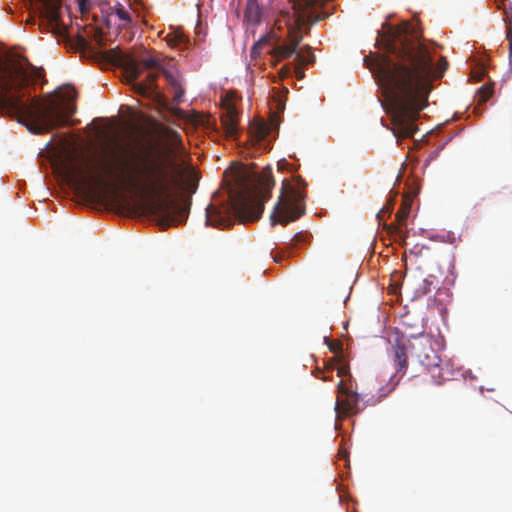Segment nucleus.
Wrapping results in <instances>:
<instances>
[{"instance_id":"393cba45","label":"nucleus","mask_w":512,"mask_h":512,"mask_svg":"<svg viewBox=\"0 0 512 512\" xmlns=\"http://www.w3.org/2000/svg\"><path fill=\"white\" fill-rule=\"evenodd\" d=\"M507 39L509 42V62L512 64V24L507 27Z\"/></svg>"},{"instance_id":"bb28decb","label":"nucleus","mask_w":512,"mask_h":512,"mask_svg":"<svg viewBox=\"0 0 512 512\" xmlns=\"http://www.w3.org/2000/svg\"><path fill=\"white\" fill-rule=\"evenodd\" d=\"M76 1L78 3L80 11L82 13H86L90 10V8H91L90 0H76Z\"/></svg>"},{"instance_id":"a211bd4d","label":"nucleus","mask_w":512,"mask_h":512,"mask_svg":"<svg viewBox=\"0 0 512 512\" xmlns=\"http://www.w3.org/2000/svg\"><path fill=\"white\" fill-rule=\"evenodd\" d=\"M111 15H115L122 23L119 25L120 28H127L132 24V17L128 9L123 5L117 4Z\"/></svg>"},{"instance_id":"4be33fe9","label":"nucleus","mask_w":512,"mask_h":512,"mask_svg":"<svg viewBox=\"0 0 512 512\" xmlns=\"http://www.w3.org/2000/svg\"><path fill=\"white\" fill-rule=\"evenodd\" d=\"M269 37L263 36L261 37L251 48L250 54L252 58H257L261 54V47L268 43Z\"/></svg>"},{"instance_id":"f8f14e48","label":"nucleus","mask_w":512,"mask_h":512,"mask_svg":"<svg viewBox=\"0 0 512 512\" xmlns=\"http://www.w3.org/2000/svg\"><path fill=\"white\" fill-rule=\"evenodd\" d=\"M41 5V13L50 24H57L59 21V10L61 0H35Z\"/></svg>"},{"instance_id":"2f4dec72","label":"nucleus","mask_w":512,"mask_h":512,"mask_svg":"<svg viewBox=\"0 0 512 512\" xmlns=\"http://www.w3.org/2000/svg\"><path fill=\"white\" fill-rule=\"evenodd\" d=\"M349 368L346 365H341L337 369L338 376H344L348 373Z\"/></svg>"},{"instance_id":"f3484780","label":"nucleus","mask_w":512,"mask_h":512,"mask_svg":"<svg viewBox=\"0 0 512 512\" xmlns=\"http://www.w3.org/2000/svg\"><path fill=\"white\" fill-rule=\"evenodd\" d=\"M164 76L173 91V102L180 103L184 97V89L180 82L168 71H164Z\"/></svg>"},{"instance_id":"5701e85b","label":"nucleus","mask_w":512,"mask_h":512,"mask_svg":"<svg viewBox=\"0 0 512 512\" xmlns=\"http://www.w3.org/2000/svg\"><path fill=\"white\" fill-rule=\"evenodd\" d=\"M493 94V88L489 85H483L478 90L479 102H486Z\"/></svg>"},{"instance_id":"9b49d317","label":"nucleus","mask_w":512,"mask_h":512,"mask_svg":"<svg viewBox=\"0 0 512 512\" xmlns=\"http://www.w3.org/2000/svg\"><path fill=\"white\" fill-rule=\"evenodd\" d=\"M417 357L420 363L427 367H437L440 363V358L436 352L431 348L429 341L419 342L417 347Z\"/></svg>"},{"instance_id":"6ab92c4d","label":"nucleus","mask_w":512,"mask_h":512,"mask_svg":"<svg viewBox=\"0 0 512 512\" xmlns=\"http://www.w3.org/2000/svg\"><path fill=\"white\" fill-rule=\"evenodd\" d=\"M272 100L275 105V109L278 112H283L286 105V97L288 93L287 88L277 89L273 88Z\"/></svg>"},{"instance_id":"412c9836","label":"nucleus","mask_w":512,"mask_h":512,"mask_svg":"<svg viewBox=\"0 0 512 512\" xmlns=\"http://www.w3.org/2000/svg\"><path fill=\"white\" fill-rule=\"evenodd\" d=\"M161 133L165 138L170 140L172 142V144L175 146L180 145L182 142L181 134L172 128L163 127L161 129Z\"/></svg>"},{"instance_id":"c756f323","label":"nucleus","mask_w":512,"mask_h":512,"mask_svg":"<svg viewBox=\"0 0 512 512\" xmlns=\"http://www.w3.org/2000/svg\"><path fill=\"white\" fill-rule=\"evenodd\" d=\"M393 233L401 240L403 244H405L406 235L401 231L399 227H395Z\"/></svg>"},{"instance_id":"0eeeda50","label":"nucleus","mask_w":512,"mask_h":512,"mask_svg":"<svg viewBox=\"0 0 512 512\" xmlns=\"http://www.w3.org/2000/svg\"><path fill=\"white\" fill-rule=\"evenodd\" d=\"M305 192L293 186L289 180L282 181L281 193L270 216L271 225H287L305 214Z\"/></svg>"},{"instance_id":"2eb2a0df","label":"nucleus","mask_w":512,"mask_h":512,"mask_svg":"<svg viewBox=\"0 0 512 512\" xmlns=\"http://www.w3.org/2000/svg\"><path fill=\"white\" fill-rule=\"evenodd\" d=\"M165 41L170 47H181L185 49L188 47L190 42L189 38L181 29H174L169 32L165 37Z\"/></svg>"},{"instance_id":"dca6fc26","label":"nucleus","mask_w":512,"mask_h":512,"mask_svg":"<svg viewBox=\"0 0 512 512\" xmlns=\"http://www.w3.org/2000/svg\"><path fill=\"white\" fill-rule=\"evenodd\" d=\"M249 132L253 140L261 142L270 133V126L264 121H256L250 125Z\"/></svg>"},{"instance_id":"aec40b11","label":"nucleus","mask_w":512,"mask_h":512,"mask_svg":"<svg viewBox=\"0 0 512 512\" xmlns=\"http://www.w3.org/2000/svg\"><path fill=\"white\" fill-rule=\"evenodd\" d=\"M296 60L300 65L312 64L315 62V55L310 46H305L296 53Z\"/></svg>"},{"instance_id":"7c9ffc66","label":"nucleus","mask_w":512,"mask_h":512,"mask_svg":"<svg viewBox=\"0 0 512 512\" xmlns=\"http://www.w3.org/2000/svg\"><path fill=\"white\" fill-rule=\"evenodd\" d=\"M303 65L297 64L295 66V74L298 79H302L304 77V70L302 68Z\"/></svg>"},{"instance_id":"1a4fd4ad","label":"nucleus","mask_w":512,"mask_h":512,"mask_svg":"<svg viewBox=\"0 0 512 512\" xmlns=\"http://www.w3.org/2000/svg\"><path fill=\"white\" fill-rule=\"evenodd\" d=\"M338 393L341 396L335 403V411L338 416L357 414L363 409L359 406L360 395L346 388L342 380L338 383Z\"/></svg>"},{"instance_id":"7ed1b4c3","label":"nucleus","mask_w":512,"mask_h":512,"mask_svg":"<svg viewBox=\"0 0 512 512\" xmlns=\"http://www.w3.org/2000/svg\"><path fill=\"white\" fill-rule=\"evenodd\" d=\"M30 78L21 64L9 66L0 62V109L36 134L74 125L70 118L77 111L74 103L76 90L67 86L56 92V96H49L43 101L30 99V94L24 90Z\"/></svg>"},{"instance_id":"f03ea898","label":"nucleus","mask_w":512,"mask_h":512,"mask_svg":"<svg viewBox=\"0 0 512 512\" xmlns=\"http://www.w3.org/2000/svg\"><path fill=\"white\" fill-rule=\"evenodd\" d=\"M104 169L106 174L117 172L149 193L153 199L145 210L158 218L163 228L182 224L187 219L188 208L172 199V193L183 188L185 175L192 177L195 172L191 165L179 162L172 150L162 151L136 142L124 154L117 169L110 165Z\"/></svg>"},{"instance_id":"20e7f679","label":"nucleus","mask_w":512,"mask_h":512,"mask_svg":"<svg viewBox=\"0 0 512 512\" xmlns=\"http://www.w3.org/2000/svg\"><path fill=\"white\" fill-rule=\"evenodd\" d=\"M274 185L270 167L262 170L257 184L248 174H237L234 185L228 191L229 206L226 212L210 204L206 208V224L213 227L230 226L232 221L229 214H233L241 223L259 220L264 210V203L270 198Z\"/></svg>"},{"instance_id":"6e6552de","label":"nucleus","mask_w":512,"mask_h":512,"mask_svg":"<svg viewBox=\"0 0 512 512\" xmlns=\"http://www.w3.org/2000/svg\"><path fill=\"white\" fill-rule=\"evenodd\" d=\"M69 177H71L76 192L85 198L101 197L108 187L102 175L94 172L85 173L80 168L69 171Z\"/></svg>"},{"instance_id":"72a5a7b5","label":"nucleus","mask_w":512,"mask_h":512,"mask_svg":"<svg viewBox=\"0 0 512 512\" xmlns=\"http://www.w3.org/2000/svg\"><path fill=\"white\" fill-rule=\"evenodd\" d=\"M289 74H290V68L289 67H283L280 70V75H281L282 78L287 77Z\"/></svg>"},{"instance_id":"ddd939ff","label":"nucleus","mask_w":512,"mask_h":512,"mask_svg":"<svg viewBox=\"0 0 512 512\" xmlns=\"http://www.w3.org/2000/svg\"><path fill=\"white\" fill-rule=\"evenodd\" d=\"M221 124L227 137L234 139L237 137V111L233 106H230L221 116Z\"/></svg>"},{"instance_id":"f257e3e1","label":"nucleus","mask_w":512,"mask_h":512,"mask_svg":"<svg viewBox=\"0 0 512 512\" xmlns=\"http://www.w3.org/2000/svg\"><path fill=\"white\" fill-rule=\"evenodd\" d=\"M421 31L411 22L391 27L387 50L397 61L385 58L373 73L388 102L392 133L397 138H411L418 130L415 122L426 106L432 78H441L448 67L445 57L434 65L432 51L421 42Z\"/></svg>"},{"instance_id":"c85d7f7f","label":"nucleus","mask_w":512,"mask_h":512,"mask_svg":"<svg viewBox=\"0 0 512 512\" xmlns=\"http://www.w3.org/2000/svg\"><path fill=\"white\" fill-rule=\"evenodd\" d=\"M94 38L97 42V44L99 46H103L104 45V42H103V33L101 30L97 29L95 30V35H94Z\"/></svg>"},{"instance_id":"c9c22d12","label":"nucleus","mask_w":512,"mask_h":512,"mask_svg":"<svg viewBox=\"0 0 512 512\" xmlns=\"http://www.w3.org/2000/svg\"><path fill=\"white\" fill-rule=\"evenodd\" d=\"M32 68H33V70H34V72H35V75H34V76H35V77H40V76H41V72H40V71H38V70H37L36 68H34V67H32Z\"/></svg>"},{"instance_id":"a878e982","label":"nucleus","mask_w":512,"mask_h":512,"mask_svg":"<svg viewBox=\"0 0 512 512\" xmlns=\"http://www.w3.org/2000/svg\"><path fill=\"white\" fill-rule=\"evenodd\" d=\"M329 350L334 353L342 351V343L339 340L332 341L328 344Z\"/></svg>"},{"instance_id":"4468645a","label":"nucleus","mask_w":512,"mask_h":512,"mask_svg":"<svg viewBox=\"0 0 512 512\" xmlns=\"http://www.w3.org/2000/svg\"><path fill=\"white\" fill-rule=\"evenodd\" d=\"M262 18V7L257 0H247L244 11V20L249 26L260 24Z\"/></svg>"},{"instance_id":"473e14b6","label":"nucleus","mask_w":512,"mask_h":512,"mask_svg":"<svg viewBox=\"0 0 512 512\" xmlns=\"http://www.w3.org/2000/svg\"><path fill=\"white\" fill-rule=\"evenodd\" d=\"M424 289L422 291L423 294H426L430 291V286L432 285V280L424 279Z\"/></svg>"},{"instance_id":"b1692460","label":"nucleus","mask_w":512,"mask_h":512,"mask_svg":"<svg viewBox=\"0 0 512 512\" xmlns=\"http://www.w3.org/2000/svg\"><path fill=\"white\" fill-rule=\"evenodd\" d=\"M409 214V208L408 207H402L397 213H396V220L399 225H406L407 217Z\"/></svg>"},{"instance_id":"9d476101","label":"nucleus","mask_w":512,"mask_h":512,"mask_svg":"<svg viewBox=\"0 0 512 512\" xmlns=\"http://www.w3.org/2000/svg\"><path fill=\"white\" fill-rule=\"evenodd\" d=\"M392 357L397 373L404 374L408 367L407 347L403 340L397 339L392 345Z\"/></svg>"},{"instance_id":"39448f33","label":"nucleus","mask_w":512,"mask_h":512,"mask_svg":"<svg viewBox=\"0 0 512 512\" xmlns=\"http://www.w3.org/2000/svg\"><path fill=\"white\" fill-rule=\"evenodd\" d=\"M101 57L116 66L123 68L127 80L133 82V89L142 96L161 97L157 92L156 80L164 69L156 58L135 60L124 54L119 47L100 52Z\"/></svg>"},{"instance_id":"f704fd0d","label":"nucleus","mask_w":512,"mask_h":512,"mask_svg":"<svg viewBox=\"0 0 512 512\" xmlns=\"http://www.w3.org/2000/svg\"><path fill=\"white\" fill-rule=\"evenodd\" d=\"M173 112H174L176 115L180 116V117H183V115H184V112H183L181 109H179V108L174 109V111H173Z\"/></svg>"},{"instance_id":"423d86ee","label":"nucleus","mask_w":512,"mask_h":512,"mask_svg":"<svg viewBox=\"0 0 512 512\" xmlns=\"http://www.w3.org/2000/svg\"><path fill=\"white\" fill-rule=\"evenodd\" d=\"M329 0H291L293 8L294 28L289 29V43L276 45L269 53L277 58V61L287 59L297 52L303 36L301 29L309 27L329 16L330 12L325 5Z\"/></svg>"},{"instance_id":"cd10ccee","label":"nucleus","mask_w":512,"mask_h":512,"mask_svg":"<svg viewBox=\"0 0 512 512\" xmlns=\"http://www.w3.org/2000/svg\"><path fill=\"white\" fill-rule=\"evenodd\" d=\"M504 12H505L507 19L509 20L508 25L512 24V4L511 3L509 4V6L504 5Z\"/></svg>"}]
</instances>
